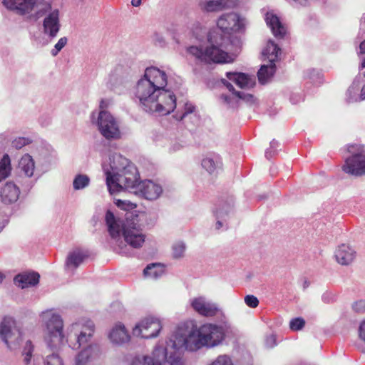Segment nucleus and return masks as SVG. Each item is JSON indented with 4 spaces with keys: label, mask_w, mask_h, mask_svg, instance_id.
<instances>
[{
    "label": "nucleus",
    "mask_w": 365,
    "mask_h": 365,
    "mask_svg": "<svg viewBox=\"0 0 365 365\" xmlns=\"http://www.w3.org/2000/svg\"><path fill=\"white\" fill-rule=\"evenodd\" d=\"M187 250L186 243L181 240L175 241L171 246L172 256L174 259L184 257Z\"/></svg>",
    "instance_id": "nucleus-31"
},
{
    "label": "nucleus",
    "mask_w": 365,
    "mask_h": 365,
    "mask_svg": "<svg viewBox=\"0 0 365 365\" xmlns=\"http://www.w3.org/2000/svg\"><path fill=\"white\" fill-rule=\"evenodd\" d=\"M87 257V252L81 249L76 248L71 251L68 253L66 260V269L73 272L78 266L83 263Z\"/></svg>",
    "instance_id": "nucleus-22"
},
{
    "label": "nucleus",
    "mask_w": 365,
    "mask_h": 365,
    "mask_svg": "<svg viewBox=\"0 0 365 365\" xmlns=\"http://www.w3.org/2000/svg\"><path fill=\"white\" fill-rule=\"evenodd\" d=\"M20 194V187L13 181L6 182L0 189V201L4 206L9 209L10 215L18 205Z\"/></svg>",
    "instance_id": "nucleus-15"
},
{
    "label": "nucleus",
    "mask_w": 365,
    "mask_h": 365,
    "mask_svg": "<svg viewBox=\"0 0 365 365\" xmlns=\"http://www.w3.org/2000/svg\"><path fill=\"white\" fill-rule=\"evenodd\" d=\"M110 170L103 168L106 175V185L113 195L125 187H133L138 175L136 167L127 158L114 153L109 156Z\"/></svg>",
    "instance_id": "nucleus-7"
},
{
    "label": "nucleus",
    "mask_w": 365,
    "mask_h": 365,
    "mask_svg": "<svg viewBox=\"0 0 365 365\" xmlns=\"http://www.w3.org/2000/svg\"><path fill=\"white\" fill-rule=\"evenodd\" d=\"M308 77L312 81L313 83H317V80L319 79V75L316 72L315 70H309L307 71Z\"/></svg>",
    "instance_id": "nucleus-47"
},
{
    "label": "nucleus",
    "mask_w": 365,
    "mask_h": 365,
    "mask_svg": "<svg viewBox=\"0 0 365 365\" xmlns=\"http://www.w3.org/2000/svg\"><path fill=\"white\" fill-rule=\"evenodd\" d=\"M195 110V106L191 103L187 102L183 106V110L181 113H177L174 118L179 121H183L184 123H186L187 119L189 118L192 120V122L196 123L198 120V118L195 113H194Z\"/></svg>",
    "instance_id": "nucleus-25"
},
{
    "label": "nucleus",
    "mask_w": 365,
    "mask_h": 365,
    "mask_svg": "<svg viewBox=\"0 0 365 365\" xmlns=\"http://www.w3.org/2000/svg\"><path fill=\"white\" fill-rule=\"evenodd\" d=\"M361 99L365 100V85L361 88Z\"/></svg>",
    "instance_id": "nucleus-55"
},
{
    "label": "nucleus",
    "mask_w": 365,
    "mask_h": 365,
    "mask_svg": "<svg viewBox=\"0 0 365 365\" xmlns=\"http://www.w3.org/2000/svg\"><path fill=\"white\" fill-rule=\"evenodd\" d=\"M296 4L305 6L308 5L310 0H292Z\"/></svg>",
    "instance_id": "nucleus-50"
},
{
    "label": "nucleus",
    "mask_w": 365,
    "mask_h": 365,
    "mask_svg": "<svg viewBox=\"0 0 365 365\" xmlns=\"http://www.w3.org/2000/svg\"><path fill=\"white\" fill-rule=\"evenodd\" d=\"M186 126H187V129H188V130H192V128H190V127H189L188 125H186Z\"/></svg>",
    "instance_id": "nucleus-63"
},
{
    "label": "nucleus",
    "mask_w": 365,
    "mask_h": 365,
    "mask_svg": "<svg viewBox=\"0 0 365 365\" xmlns=\"http://www.w3.org/2000/svg\"><path fill=\"white\" fill-rule=\"evenodd\" d=\"M162 329L160 321L155 317H146L135 324L133 334L144 339L155 338L158 336Z\"/></svg>",
    "instance_id": "nucleus-13"
},
{
    "label": "nucleus",
    "mask_w": 365,
    "mask_h": 365,
    "mask_svg": "<svg viewBox=\"0 0 365 365\" xmlns=\"http://www.w3.org/2000/svg\"><path fill=\"white\" fill-rule=\"evenodd\" d=\"M108 339L113 345L122 346L130 341V336L125 327L118 323L109 331Z\"/></svg>",
    "instance_id": "nucleus-17"
},
{
    "label": "nucleus",
    "mask_w": 365,
    "mask_h": 365,
    "mask_svg": "<svg viewBox=\"0 0 365 365\" xmlns=\"http://www.w3.org/2000/svg\"><path fill=\"white\" fill-rule=\"evenodd\" d=\"M202 167L210 174H215L222 168V160L219 155L211 153L202 160Z\"/></svg>",
    "instance_id": "nucleus-24"
},
{
    "label": "nucleus",
    "mask_w": 365,
    "mask_h": 365,
    "mask_svg": "<svg viewBox=\"0 0 365 365\" xmlns=\"http://www.w3.org/2000/svg\"><path fill=\"white\" fill-rule=\"evenodd\" d=\"M110 101L108 99H102L100 102V109L101 110H105V109L109 106Z\"/></svg>",
    "instance_id": "nucleus-49"
},
{
    "label": "nucleus",
    "mask_w": 365,
    "mask_h": 365,
    "mask_svg": "<svg viewBox=\"0 0 365 365\" xmlns=\"http://www.w3.org/2000/svg\"><path fill=\"white\" fill-rule=\"evenodd\" d=\"M68 39L66 37L59 38L55 44L54 48L51 50V53L53 56H56L58 53L66 45Z\"/></svg>",
    "instance_id": "nucleus-40"
},
{
    "label": "nucleus",
    "mask_w": 365,
    "mask_h": 365,
    "mask_svg": "<svg viewBox=\"0 0 365 365\" xmlns=\"http://www.w3.org/2000/svg\"><path fill=\"white\" fill-rule=\"evenodd\" d=\"M237 0H206L201 1L200 6L207 12L220 11L232 8L237 5Z\"/></svg>",
    "instance_id": "nucleus-19"
},
{
    "label": "nucleus",
    "mask_w": 365,
    "mask_h": 365,
    "mask_svg": "<svg viewBox=\"0 0 365 365\" xmlns=\"http://www.w3.org/2000/svg\"><path fill=\"white\" fill-rule=\"evenodd\" d=\"M31 143L29 138H14L12 142V145L16 149H21L24 145H28Z\"/></svg>",
    "instance_id": "nucleus-41"
},
{
    "label": "nucleus",
    "mask_w": 365,
    "mask_h": 365,
    "mask_svg": "<svg viewBox=\"0 0 365 365\" xmlns=\"http://www.w3.org/2000/svg\"><path fill=\"white\" fill-rule=\"evenodd\" d=\"M222 83L230 91L232 92V95H226V94H222L220 96V99L222 101V102L227 105L229 107H235L237 104L238 98L236 96V93L235 92V89L233 86L226 79L222 78L221 79Z\"/></svg>",
    "instance_id": "nucleus-27"
},
{
    "label": "nucleus",
    "mask_w": 365,
    "mask_h": 365,
    "mask_svg": "<svg viewBox=\"0 0 365 365\" xmlns=\"http://www.w3.org/2000/svg\"><path fill=\"white\" fill-rule=\"evenodd\" d=\"M305 324V322L302 318H295L290 321L289 327L293 331L302 329Z\"/></svg>",
    "instance_id": "nucleus-39"
},
{
    "label": "nucleus",
    "mask_w": 365,
    "mask_h": 365,
    "mask_svg": "<svg viewBox=\"0 0 365 365\" xmlns=\"http://www.w3.org/2000/svg\"><path fill=\"white\" fill-rule=\"evenodd\" d=\"M142 4L141 0H131V4L133 6L138 7Z\"/></svg>",
    "instance_id": "nucleus-52"
},
{
    "label": "nucleus",
    "mask_w": 365,
    "mask_h": 365,
    "mask_svg": "<svg viewBox=\"0 0 365 365\" xmlns=\"http://www.w3.org/2000/svg\"><path fill=\"white\" fill-rule=\"evenodd\" d=\"M0 339L10 350L19 347L22 333L12 317H5L0 322Z\"/></svg>",
    "instance_id": "nucleus-11"
},
{
    "label": "nucleus",
    "mask_w": 365,
    "mask_h": 365,
    "mask_svg": "<svg viewBox=\"0 0 365 365\" xmlns=\"http://www.w3.org/2000/svg\"><path fill=\"white\" fill-rule=\"evenodd\" d=\"M43 327V339L51 351H58L66 344L72 349H78L88 343L95 332V324L91 319H81L68 325L63 333V320L54 309L42 312L40 314Z\"/></svg>",
    "instance_id": "nucleus-3"
},
{
    "label": "nucleus",
    "mask_w": 365,
    "mask_h": 365,
    "mask_svg": "<svg viewBox=\"0 0 365 365\" xmlns=\"http://www.w3.org/2000/svg\"><path fill=\"white\" fill-rule=\"evenodd\" d=\"M343 151L349 154L345 157L342 170L354 177L365 175V145L354 143L344 147Z\"/></svg>",
    "instance_id": "nucleus-8"
},
{
    "label": "nucleus",
    "mask_w": 365,
    "mask_h": 365,
    "mask_svg": "<svg viewBox=\"0 0 365 365\" xmlns=\"http://www.w3.org/2000/svg\"><path fill=\"white\" fill-rule=\"evenodd\" d=\"M308 286H309V282H307V281H305V282H304V288H306V287H307Z\"/></svg>",
    "instance_id": "nucleus-60"
},
{
    "label": "nucleus",
    "mask_w": 365,
    "mask_h": 365,
    "mask_svg": "<svg viewBox=\"0 0 365 365\" xmlns=\"http://www.w3.org/2000/svg\"><path fill=\"white\" fill-rule=\"evenodd\" d=\"M165 269L163 264L160 263H152L146 266L143 270L145 277L157 279L163 276Z\"/></svg>",
    "instance_id": "nucleus-28"
},
{
    "label": "nucleus",
    "mask_w": 365,
    "mask_h": 365,
    "mask_svg": "<svg viewBox=\"0 0 365 365\" xmlns=\"http://www.w3.org/2000/svg\"><path fill=\"white\" fill-rule=\"evenodd\" d=\"M90 178L86 174L76 175L73 180V188L74 190L85 189L90 184Z\"/></svg>",
    "instance_id": "nucleus-33"
},
{
    "label": "nucleus",
    "mask_w": 365,
    "mask_h": 365,
    "mask_svg": "<svg viewBox=\"0 0 365 365\" xmlns=\"http://www.w3.org/2000/svg\"><path fill=\"white\" fill-rule=\"evenodd\" d=\"M236 96H237L238 100H242L250 106L255 105L257 103V99L252 94L246 93L243 91H239L236 93Z\"/></svg>",
    "instance_id": "nucleus-37"
},
{
    "label": "nucleus",
    "mask_w": 365,
    "mask_h": 365,
    "mask_svg": "<svg viewBox=\"0 0 365 365\" xmlns=\"http://www.w3.org/2000/svg\"><path fill=\"white\" fill-rule=\"evenodd\" d=\"M346 101L349 103L363 101L361 99V86L359 81L355 80L346 91Z\"/></svg>",
    "instance_id": "nucleus-30"
},
{
    "label": "nucleus",
    "mask_w": 365,
    "mask_h": 365,
    "mask_svg": "<svg viewBox=\"0 0 365 365\" xmlns=\"http://www.w3.org/2000/svg\"><path fill=\"white\" fill-rule=\"evenodd\" d=\"M246 19L238 14L230 12L224 14L217 20V31H210L206 47L192 46L187 48V52L197 60L205 63H229L234 61L241 46V41L237 37L232 38L231 34L240 32L245 29Z\"/></svg>",
    "instance_id": "nucleus-2"
},
{
    "label": "nucleus",
    "mask_w": 365,
    "mask_h": 365,
    "mask_svg": "<svg viewBox=\"0 0 365 365\" xmlns=\"http://www.w3.org/2000/svg\"><path fill=\"white\" fill-rule=\"evenodd\" d=\"M280 54V48L272 40H269L262 51V55L265 59L268 60L269 64L262 65L257 73L260 83H267L273 76L276 71L275 62L279 59Z\"/></svg>",
    "instance_id": "nucleus-10"
},
{
    "label": "nucleus",
    "mask_w": 365,
    "mask_h": 365,
    "mask_svg": "<svg viewBox=\"0 0 365 365\" xmlns=\"http://www.w3.org/2000/svg\"><path fill=\"white\" fill-rule=\"evenodd\" d=\"M322 300L327 304L332 303L335 301V296L333 293L325 292L322 296Z\"/></svg>",
    "instance_id": "nucleus-45"
},
{
    "label": "nucleus",
    "mask_w": 365,
    "mask_h": 365,
    "mask_svg": "<svg viewBox=\"0 0 365 365\" xmlns=\"http://www.w3.org/2000/svg\"><path fill=\"white\" fill-rule=\"evenodd\" d=\"M350 308L354 314H365V299H357L353 301L350 304Z\"/></svg>",
    "instance_id": "nucleus-34"
},
{
    "label": "nucleus",
    "mask_w": 365,
    "mask_h": 365,
    "mask_svg": "<svg viewBox=\"0 0 365 365\" xmlns=\"http://www.w3.org/2000/svg\"><path fill=\"white\" fill-rule=\"evenodd\" d=\"M168 75L155 66L145 69L134 89L135 98L141 108L151 114L166 115L174 111L177 99L174 93L168 89Z\"/></svg>",
    "instance_id": "nucleus-4"
},
{
    "label": "nucleus",
    "mask_w": 365,
    "mask_h": 365,
    "mask_svg": "<svg viewBox=\"0 0 365 365\" xmlns=\"http://www.w3.org/2000/svg\"><path fill=\"white\" fill-rule=\"evenodd\" d=\"M105 220L108 233L113 241L112 247L115 252L128 255L130 252L128 246L134 249L143 247L146 235L143 231V225L139 223V216L132 215L123 222L108 210Z\"/></svg>",
    "instance_id": "nucleus-5"
},
{
    "label": "nucleus",
    "mask_w": 365,
    "mask_h": 365,
    "mask_svg": "<svg viewBox=\"0 0 365 365\" xmlns=\"http://www.w3.org/2000/svg\"><path fill=\"white\" fill-rule=\"evenodd\" d=\"M115 205L123 210L133 209L136 206L135 204L130 202V201L122 200H116Z\"/></svg>",
    "instance_id": "nucleus-42"
},
{
    "label": "nucleus",
    "mask_w": 365,
    "mask_h": 365,
    "mask_svg": "<svg viewBox=\"0 0 365 365\" xmlns=\"http://www.w3.org/2000/svg\"><path fill=\"white\" fill-rule=\"evenodd\" d=\"M5 276L3 273L0 272V284L3 282Z\"/></svg>",
    "instance_id": "nucleus-59"
},
{
    "label": "nucleus",
    "mask_w": 365,
    "mask_h": 365,
    "mask_svg": "<svg viewBox=\"0 0 365 365\" xmlns=\"http://www.w3.org/2000/svg\"><path fill=\"white\" fill-rule=\"evenodd\" d=\"M359 334L360 339L365 341V319L361 321L359 325Z\"/></svg>",
    "instance_id": "nucleus-48"
},
{
    "label": "nucleus",
    "mask_w": 365,
    "mask_h": 365,
    "mask_svg": "<svg viewBox=\"0 0 365 365\" xmlns=\"http://www.w3.org/2000/svg\"><path fill=\"white\" fill-rule=\"evenodd\" d=\"M226 76L228 80L235 82L241 88H252L256 83L254 76H249L243 73L227 72Z\"/></svg>",
    "instance_id": "nucleus-21"
},
{
    "label": "nucleus",
    "mask_w": 365,
    "mask_h": 365,
    "mask_svg": "<svg viewBox=\"0 0 365 365\" xmlns=\"http://www.w3.org/2000/svg\"><path fill=\"white\" fill-rule=\"evenodd\" d=\"M91 120L98 126L103 137H120V130L118 120L106 110H94L91 114Z\"/></svg>",
    "instance_id": "nucleus-9"
},
{
    "label": "nucleus",
    "mask_w": 365,
    "mask_h": 365,
    "mask_svg": "<svg viewBox=\"0 0 365 365\" xmlns=\"http://www.w3.org/2000/svg\"><path fill=\"white\" fill-rule=\"evenodd\" d=\"M245 302L248 307L251 308H255L259 304L258 299L254 295H247L245 297Z\"/></svg>",
    "instance_id": "nucleus-43"
},
{
    "label": "nucleus",
    "mask_w": 365,
    "mask_h": 365,
    "mask_svg": "<svg viewBox=\"0 0 365 365\" xmlns=\"http://www.w3.org/2000/svg\"><path fill=\"white\" fill-rule=\"evenodd\" d=\"M170 145V152H176L185 146L184 138H166Z\"/></svg>",
    "instance_id": "nucleus-35"
},
{
    "label": "nucleus",
    "mask_w": 365,
    "mask_h": 365,
    "mask_svg": "<svg viewBox=\"0 0 365 365\" xmlns=\"http://www.w3.org/2000/svg\"><path fill=\"white\" fill-rule=\"evenodd\" d=\"M189 304L193 311L204 317H213L222 312L217 303L202 295L190 299Z\"/></svg>",
    "instance_id": "nucleus-14"
},
{
    "label": "nucleus",
    "mask_w": 365,
    "mask_h": 365,
    "mask_svg": "<svg viewBox=\"0 0 365 365\" xmlns=\"http://www.w3.org/2000/svg\"><path fill=\"white\" fill-rule=\"evenodd\" d=\"M267 76V72H264V76L266 77Z\"/></svg>",
    "instance_id": "nucleus-64"
},
{
    "label": "nucleus",
    "mask_w": 365,
    "mask_h": 365,
    "mask_svg": "<svg viewBox=\"0 0 365 365\" xmlns=\"http://www.w3.org/2000/svg\"><path fill=\"white\" fill-rule=\"evenodd\" d=\"M359 53L361 54H365V40L359 45Z\"/></svg>",
    "instance_id": "nucleus-51"
},
{
    "label": "nucleus",
    "mask_w": 365,
    "mask_h": 365,
    "mask_svg": "<svg viewBox=\"0 0 365 365\" xmlns=\"http://www.w3.org/2000/svg\"><path fill=\"white\" fill-rule=\"evenodd\" d=\"M264 20L276 38H284L286 34V28L280 21L279 18L273 11H267L264 15Z\"/></svg>",
    "instance_id": "nucleus-20"
},
{
    "label": "nucleus",
    "mask_w": 365,
    "mask_h": 365,
    "mask_svg": "<svg viewBox=\"0 0 365 365\" xmlns=\"http://www.w3.org/2000/svg\"><path fill=\"white\" fill-rule=\"evenodd\" d=\"M361 30L365 31V14L361 19Z\"/></svg>",
    "instance_id": "nucleus-53"
},
{
    "label": "nucleus",
    "mask_w": 365,
    "mask_h": 365,
    "mask_svg": "<svg viewBox=\"0 0 365 365\" xmlns=\"http://www.w3.org/2000/svg\"><path fill=\"white\" fill-rule=\"evenodd\" d=\"M139 175L135 182L133 187H125L130 192L139 195L148 200H157L163 193V188L160 185L150 180H145L138 182Z\"/></svg>",
    "instance_id": "nucleus-12"
},
{
    "label": "nucleus",
    "mask_w": 365,
    "mask_h": 365,
    "mask_svg": "<svg viewBox=\"0 0 365 365\" xmlns=\"http://www.w3.org/2000/svg\"><path fill=\"white\" fill-rule=\"evenodd\" d=\"M6 223H7V220H6L0 221V232L6 226Z\"/></svg>",
    "instance_id": "nucleus-56"
},
{
    "label": "nucleus",
    "mask_w": 365,
    "mask_h": 365,
    "mask_svg": "<svg viewBox=\"0 0 365 365\" xmlns=\"http://www.w3.org/2000/svg\"><path fill=\"white\" fill-rule=\"evenodd\" d=\"M159 41H160V42H162V43H164V39H163V38L160 37V38H159Z\"/></svg>",
    "instance_id": "nucleus-62"
},
{
    "label": "nucleus",
    "mask_w": 365,
    "mask_h": 365,
    "mask_svg": "<svg viewBox=\"0 0 365 365\" xmlns=\"http://www.w3.org/2000/svg\"><path fill=\"white\" fill-rule=\"evenodd\" d=\"M101 347L97 344H91L82 349L74 358V365H92L100 359Z\"/></svg>",
    "instance_id": "nucleus-16"
},
{
    "label": "nucleus",
    "mask_w": 365,
    "mask_h": 365,
    "mask_svg": "<svg viewBox=\"0 0 365 365\" xmlns=\"http://www.w3.org/2000/svg\"><path fill=\"white\" fill-rule=\"evenodd\" d=\"M114 138H103L102 140V148L101 151L103 153L110 152L113 149L115 148L116 145L113 141Z\"/></svg>",
    "instance_id": "nucleus-38"
},
{
    "label": "nucleus",
    "mask_w": 365,
    "mask_h": 365,
    "mask_svg": "<svg viewBox=\"0 0 365 365\" xmlns=\"http://www.w3.org/2000/svg\"><path fill=\"white\" fill-rule=\"evenodd\" d=\"M34 365H63V362L58 354L53 352L48 355L45 359L41 356L35 357Z\"/></svg>",
    "instance_id": "nucleus-29"
},
{
    "label": "nucleus",
    "mask_w": 365,
    "mask_h": 365,
    "mask_svg": "<svg viewBox=\"0 0 365 365\" xmlns=\"http://www.w3.org/2000/svg\"><path fill=\"white\" fill-rule=\"evenodd\" d=\"M108 86L110 89L113 90V91H114L115 92H116V93H120L121 92V90H120L118 87H117V86H113V85H111V84H110V85H108Z\"/></svg>",
    "instance_id": "nucleus-54"
},
{
    "label": "nucleus",
    "mask_w": 365,
    "mask_h": 365,
    "mask_svg": "<svg viewBox=\"0 0 365 365\" xmlns=\"http://www.w3.org/2000/svg\"><path fill=\"white\" fill-rule=\"evenodd\" d=\"M277 344L276 336L274 334L267 336L265 339V345L268 348H272Z\"/></svg>",
    "instance_id": "nucleus-46"
},
{
    "label": "nucleus",
    "mask_w": 365,
    "mask_h": 365,
    "mask_svg": "<svg viewBox=\"0 0 365 365\" xmlns=\"http://www.w3.org/2000/svg\"><path fill=\"white\" fill-rule=\"evenodd\" d=\"M34 351V346L31 341H27L25 344L23 355L24 356V361L26 364H28L31 361L32 352Z\"/></svg>",
    "instance_id": "nucleus-36"
},
{
    "label": "nucleus",
    "mask_w": 365,
    "mask_h": 365,
    "mask_svg": "<svg viewBox=\"0 0 365 365\" xmlns=\"http://www.w3.org/2000/svg\"><path fill=\"white\" fill-rule=\"evenodd\" d=\"M40 276L37 272H24L17 274L14 279V284L21 288L25 289L29 287L36 285L39 282Z\"/></svg>",
    "instance_id": "nucleus-23"
},
{
    "label": "nucleus",
    "mask_w": 365,
    "mask_h": 365,
    "mask_svg": "<svg viewBox=\"0 0 365 365\" xmlns=\"http://www.w3.org/2000/svg\"><path fill=\"white\" fill-rule=\"evenodd\" d=\"M1 3L7 10L19 16L38 19L46 14L43 21V32L51 38L57 36L61 28L60 12L58 9H52L51 3L44 0H1Z\"/></svg>",
    "instance_id": "nucleus-6"
},
{
    "label": "nucleus",
    "mask_w": 365,
    "mask_h": 365,
    "mask_svg": "<svg viewBox=\"0 0 365 365\" xmlns=\"http://www.w3.org/2000/svg\"><path fill=\"white\" fill-rule=\"evenodd\" d=\"M11 171V160L9 155L5 154L0 160V182L8 178Z\"/></svg>",
    "instance_id": "nucleus-32"
},
{
    "label": "nucleus",
    "mask_w": 365,
    "mask_h": 365,
    "mask_svg": "<svg viewBox=\"0 0 365 365\" xmlns=\"http://www.w3.org/2000/svg\"><path fill=\"white\" fill-rule=\"evenodd\" d=\"M19 169L25 176L28 178L33 176L35 170V163L30 155L26 154L21 157L19 162Z\"/></svg>",
    "instance_id": "nucleus-26"
},
{
    "label": "nucleus",
    "mask_w": 365,
    "mask_h": 365,
    "mask_svg": "<svg viewBox=\"0 0 365 365\" xmlns=\"http://www.w3.org/2000/svg\"><path fill=\"white\" fill-rule=\"evenodd\" d=\"M355 250L349 245L341 244L339 245L334 252L336 261L341 265L348 266L351 264L356 258Z\"/></svg>",
    "instance_id": "nucleus-18"
},
{
    "label": "nucleus",
    "mask_w": 365,
    "mask_h": 365,
    "mask_svg": "<svg viewBox=\"0 0 365 365\" xmlns=\"http://www.w3.org/2000/svg\"><path fill=\"white\" fill-rule=\"evenodd\" d=\"M222 227V222L220 220H217V222H216V229H217V230H219V229H220Z\"/></svg>",
    "instance_id": "nucleus-57"
},
{
    "label": "nucleus",
    "mask_w": 365,
    "mask_h": 365,
    "mask_svg": "<svg viewBox=\"0 0 365 365\" xmlns=\"http://www.w3.org/2000/svg\"><path fill=\"white\" fill-rule=\"evenodd\" d=\"M278 147V142L274 138L270 142V148L267 149L265 152V156L267 159H269L272 156V151L271 150H275V149ZM274 151H273L274 153Z\"/></svg>",
    "instance_id": "nucleus-44"
},
{
    "label": "nucleus",
    "mask_w": 365,
    "mask_h": 365,
    "mask_svg": "<svg viewBox=\"0 0 365 365\" xmlns=\"http://www.w3.org/2000/svg\"><path fill=\"white\" fill-rule=\"evenodd\" d=\"M225 336L222 325L185 322L176 328L165 344H158L151 356H136L130 365H183L180 350L196 352L203 348L212 349L222 344Z\"/></svg>",
    "instance_id": "nucleus-1"
},
{
    "label": "nucleus",
    "mask_w": 365,
    "mask_h": 365,
    "mask_svg": "<svg viewBox=\"0 0 365 365\" xmlns=\"http://www.w3.org/2000/svg\"><path fill=\"white\" fill-rule=\"evenodd\" d=\"M361 68H365V60L361 63Z\"/></svg>",
    "instance_id": "nucleus-61"
},
{
    "label": "nucleus",
    "mask_w": 365,
    "mask_h": 365,
    "mask_svg": "<svg viewBox=\"0 0 365 365\" xmlns=\"http://www.w3.org/2000/svg\"><path fill=\"white\" fill-rule=\"evenodd\" d=\"M216 217L219 219L220 217H222V211H217L215 213Z\"/></svg>",
    "instance_id": "nucleus-58"
}]
</instances>
